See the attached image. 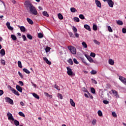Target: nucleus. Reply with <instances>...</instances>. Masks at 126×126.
I'll use <instances>...</instances> for the list:
<instances>
[{"mask_svg":"<svg viewBox=\"0 0 126 126\" xmlns=\"http://www.w3.org/2000/svg\"><path fill=\"white\" fill-rule=\"evenodd\" d=\"M25 4L27 8H29L30 11L32 14L33 15H37V10L36 9V7H35L30 1H26Z\"/></svg>","mask_w":126,"mask_h":126,"instance_id":"nucleus-1","label":"nucleus"},{"mask_svg":"<svg viewBox=\"0 0 126 126\" xmlns=\"http://www.w3.org/2000/svg\"><path fill=\"white\" fill-rule=\"evenodd\" d=\"M67 48L70 51L71 54H73V55L76 54V48H75V47H74L72 46H68L67 47Z\"/></svg>","mask_w":126,"mask_h":126,"instance_id":"nucleus-2","label":"nucleus"},{"mask_svg":"<svg viewBox=\"0 0 126 126\" xmlns=\"http://www.w3.org/2000/svg\"><path fill=\"white\" fill-rule=\"evenodd\" d=\"M8 87L9 88H10V90L12 91V92L14 93V94H15V95H17V96L20 95V94H19L18 91H16V90L14 89L13 88L11 87V86H9Z\"/></svg>","mask_w":126,"mask_h":126,"instance_id":"nucleus-3","label":"nucleus"},{"mask_svg":"<svg viewBox=\"0 0 126 126\" xmlns=\"http://www.w3.org/2000/svg\"><path fill=\"white\" fill-rule=\"evenodd\" d=\"M5 102L7 103H9V104H11V105H13V100L11 99L10 97H8L7 96H6L5 97Z\"/></svg>","mask_w":126,"mask_h":126,"instance_id":"nucleus-4","label":"nucleus"},{"mask_svg":"<svg viewBox=\"0 0 126 126\" xmlns=\"http://www.w3.org/2000/svg\"><path fill=\"white\" fill-rule=\"evenodd\" d=\"M66 69H67V73L68 74V75H69L70 76L72 75V74L73 73V72H72V70H71V68L68 67H66Z\"/></svg>","mask_w":126,"mask_h":126,"instance_id":"nucleus-5","label":"nucleus"},{"mask_svg":"<svg viewBox=\"0 0 126 126\" xmlns=\"http://www.w3.org/2000/svg\"><path fill=\"white\" fill-rule=\"evenodd\" d=\"M119 79L121 80V82H122L124 84H125L126 85V78L123 77V76H119Z\"/></svg>","mask_w":126,"mask_h":126,"instance_id":"nucleus-6","label":"nucleus"},{"mask_svg":"<svg viewBox=\"0 0 126 126\" xmlns=\"http://www.w3.org/2000/svg\"><path fill=\"white\" fill-rule=\"evenodd\" d=\"M111 91L113 94H114V96H116V98H120V95H119V94H118L117 91L115 90H112Z\"/></svg>","mask_w":126,"mask_h":126,"instance_id":"nucleus-7","label":"nucleus"},{"mask_svg":"<svg viewBox=\"0 0 126 126\" xmlns=\"http://www.w3.org/2000/svg\"><path fill=\"white\" fill-rule=\"evenodd\" d=\"M107 3L110 7H114V2L112 0H107Z\"/></svg>","mask_w":126,"mask_h":126,"instance_id":"nucleus-8","label":"nucleus"},{"mask_svg":"<svg viewBox=\"0 0 126 126\" xmlns=\"http://www.w3.org/2000/svg\"><path fill=\"white\" fill-rule=\"evenodd\" d=\"M43 61H44V62H45V63H47V64H49V65H50V64H52V62L49 61L48 60V58H47L46 57H43Z\"/></svg>","mask_w":126,"mask_h":126,"instance_id":"nucleus-9","label":"nucleus"},{"mask_svg":"<svg viewBox=\"0 0 126 126\" xmlns=\"http://www.w3.org/2000/svg\"><path fill=\"white\" fill-rule=\"evenodd\" d=\"M6 26H7L8 29H9V30H11V31H12V30H13V28H12L11 26H10V23L9 22H7L6 24Z\"/></svg>","mask_w":126,"mask_h":126,"instance_id":"nucleus-10","label":"nucleus"},{"mask_svg":"<svg viewBox=\"0 0 126 126\" xmlns=\"http://www.w3.org/2000/svg\"><path fill=\"white\" fill-rule=\"evenodd\" d=\"M95 3L96 4V6H97V7L101 8V7L102 6V5H101V2H100V1H99L98 0H95Z\"/></svg>","mask_w":126,"mask_h":126,"instance_id":"nucleus-11","label":"nucleus"},{"mask_svg":"<svg viewBox=\"0 0 126 126\" xmlns=\"http://www.w3.org/2000/svg\"><path fill=\"white\" fill-rule=\"evenodd\" d=\"M16 89L18 91H19V92H21V93H22V88H21L20 86L17 85L16 86Z\"/></svg>","mask_w":126,"mask_h":126,"instance_id":"nucleus-12","label":"nucleus"},{"mask_svg":"<svg viewBox=\"0 0 126 126\" xmlns=\"http://www.w3.org/2000/svg\"><path fill=\"white\" fill-rule=\"evenodd\" d=\"M18 27L20 29V30L22 32H25L26 31V29L24 26L20 27V26H18Z\"/></svg>","mask_w":126,"mask_h":126,"instance_id":"nucleus-13","label":"nucleus"},{"mask_svg":"<svg viewBox=\"0 0 126 126\" xmlns=\"http://www.w3.org/2000/svg\"><path fill=\"white\" fill-rule=\"evenodd\" d=\"M27 21H28V23H29V24H31V25H33V24H34V22H33V21H32V20H31V19L29 18H27Z\"/></svg>","mask_w":126,"mask_h":126,"instance_id":"nucleus-14","label":"nucleus"},{"mask_svg":"<svg viewBox=\"0 0 126 126\" xmlns=\"http://www.w3.org/2000/svg\"><path fill=\"white\" fill-rule=\"evenodd\" d=\"M108 63H109V64H111V65H114V64H115V62H114V61L112 60L111 59H109Z\"/></svg>","mask_w":126,"mask_h":126,"instance_id":"nucleus-15","label":"nucleus"},{"mask_svg":"<svg viewBox=\"0 0 126 126\" xmlns=\"http://www.w3.org/2000/svg\"><path fill=\"white\" fill-rule=\"evenodd\" d=\"M70 103L72 107H75V102H74L73 100L71 98L70 99Z\"/></svg>","mask_w":126,"mask_h":126,"instance_id":"nucleus-16","label":"nucleus"},{"mask_svg":"<svg viewBox=\"0 0 126 126\" xmlns=\"http://www.w3.org/2000/svg\"><path fill=\"white\" fill-rule=\"evenodd\" d=\"M87 59L90 63H94V60H93V59H92L90 56H87Z\"/></svg>","mask_w":126,"mask_h":126,"instance_id":"nucleus-17","label":"nucleus"},{"mask_svg":"<svg viewBox=\"0 0 126 126\" xmlns=\"http://www.w3.org/2000/svg\"><path fill=\"white\" fill-rule=\"evenodd\" d=\"M84 28L86 29L87 30H88V31H91V29L90 28V26L88 25H84Z\"/></svg>","mask_w":126,"mask_h":126,"instance_id":"nucleus-18","label":"nucleus"},{"mask_svg":"<svg viewBox=\"0 0 126 126\" xmlns=\"http://www.w3.org/2000/svg\"><path fill=\"white\" fill-rule=\"evenodd\" d=\"M0 54H1V56L2 57H3L5 55V51H4V49H2L0 51Z\"/></svg>","mask_w":126,"mask_h":126,"instance_id":"nucleus-19","label":"nucleus"},{"mask_svg":"<svg viewBox=\"0 0 126 126\" xmlns=\"http://www.w3.org/2000/svg\"><path fill=\"white\" fill-rule=\"evenodd\" d=\"M42 14L44 16H46V17H49V14L48 13L47 11H43L42 12Z\"/></svg>","mask_w":126,"mask_h":126,"instance_id":"nucleus-20","label":"nucleus"},{"mask_svg":"<svg viewBox=\"0 0 126 126\" xmlns=\"http://www.w3.org/2000/svg\"><path fill=\"white\" fill-rule=\"evenodd\" d=\"M11 38L13 41H16V40H17V38L14 34L11 35Z\"/></svg>","mask_w":126,"mask_h":126,"instance_id":"nucleus-21","label":"nucleus"},{"mask_svg":"<svg viewBox=\"0 0 126 126\" xmlns=\"http://www.w3.org/2000/svg\"><path fill=\"white\" fill-rule=\"evenodd\" d=\"M84 92H87V93H88V95H89V97H90V98L91 99H93V96H92V94H91L89 93V92H88V91L86 90L84 91Z\"/></svg>","mask_w":126,"mask_h":126,"instance_id":"nucleus-22","label":"nucleus"},{"mask_svg":"<svg viewBox=\"0 0 126 126\" xmlns=\"http://www.w3.org/2000/svg\"><path fill=\"white\" fill-rule=\"evenodd\" d=\"M14 124L16 126H19V121L16 120H14Z\"/></svg>","mask_w":126,"mask_h":126,"instance_id":"nucleus-23","label":"nucleus"},{"mask_svg":"<svg viewBox=\"0 0 126 126\" xmlns=\"http://www.w3.org/2000/svg\"><path fill=\"white\" fill-rule=\"evenodd\" d=\"M23 70L24 72H25L26 73H27V74H30V72L29 71V70H28V69L24 68L23 69Z\"/></svg>","mask_w":126,"mask_h":126,"instance_id":"nucleus-24","label":"nucleus"},{"mask_svg":"<svg viewBox=\"0 0 126 126\" xmlns=\"http://www.w3.org/2000/svg\"><path fill=\"white\" fill-rule=\"evenodd\" d=\"M54 88H55V89H57V90H58L59 91H61V89L60 88V87L58 86V85L57 84L54 85Z\"/></svg>","mask_w":126,"mask_h":126,"instance_id":"nucleus-25","label":"nucleus"},{"mask_svg":"<svg viewBox=\"0 0 126 126\" xmlns=\"http://www.w3.org/2000/svg\"><path fill=\"white\" fill-rule=\"evenodd\" d=\"M32 95H33V97H34V98H35L36 99H39V98H40V97L39 96V95H38V94H36L33 93V94H32Z\"/></svg>","mask_w":126,"mask_h":126,"instance_id":"nucleus-26","label":"nucleus"},{"mask_svg":"<svg viewBox=\"0 0 126 126\" xmlns=\"http://www.w3.org/2000/svg\"><path fill=\"white\" fill-rule=\"evenodd\" d=\"M58 18H59L60 20H62V19H63V15H62V14L59 13L58 14Z\"/></svg>","mask_w":126,"mask_h":126,"instance_id":"nucleus-27","label":"nucleus"},{"mask_svg":"<svg viewBox=\"0 0 126 126\" xmlns=\"http://www.w3.org/2000/svg\"><path fill=\"white\" fill-rule=\"evenodd\" d=\"M67 62L68 63H70L71 64V65H72V64H73V61H72V59H69L67 61Z\"/></svg>","mask_w":126,"mask_h":126,"instance_id":"nucleus-28","label":"nucleus"},{"mask_svg":"<svg viewBox=\"0 0 126 126\" xmlns=\"http://www.w3.org/2000/svg\"><path fill=\"white\" fill-rule=\"evenodd\" d=\"M18 65L20 67V68H22V63H21V61H18Z\"/></svg>","mask_w":126,"mask_h":126,"instance_id":"nucleus-29","label":"nucleus"},{"mask_svg":"<svg viewBox=\"0 0 126 126\" xmlns=\"http://www.w3.org/2000/svg\"><path fill=\"white\" fill-rule=\"evenodd\" d=\"M93 29L94 30V31H97V25L94 24L93 26Z\"/></svg>","mask_w":126,"mask_h":126,"instance_id":"nucleus-30","label":"nucleus"},{"mask_svg":"<svg viewBox=\"0 0 126 126\" xmlns=\"http://www.w3.org/2000/svg\"><path fill=\"white\" fill-rule=\"evenodd\" d=\"M117 23L118 25H123V24H124V23H123V21H122L121 20L117 21Z\"/></svg>","mask_w":126,"mask_h":126,"instance_id":"nucleus-31","label":"nucleus"},{"mask_svg":"<svg viewBox=\"0 0 126 126\" xmlns=\"http://www.w3.org/2000/svg\"><path fill=\"white\" fill-rule=\"evenodd\" d=\"M83 47H84V48H85V49H86V48H87V44H86V42L83 41L82 43Z\"/></svg>","mask_w":126,"mask_h":126,"instance_id":"nucleus-32","label":"nucleus"},{"mask_svg":"<svg viewBox=\"0 0 126 126\" xmlns=\"http://www.w3.org/2000/svg\"><path fill=\"white\" fill-rule=\"evenodd\" d=\"M27 37L30 40H32V39H33V36H32V35H31V34H27Z\"/></svg>","mask_w":126,"mask_h":126,"instance_id":"nucleus-33","label":"nucleus"},{"mask_svg":"<svg viewBox=\"0 0 126 126\" xmlns=\"http://www.w3.org/2000/svg\"><path fill=\"white\" fill-rule=\"evenodd\" d=\"M79 17V18H80V19H85V17H84V15H83V14H80Z\"/></svg>","mask_w":126,"mask_h":126,"instance_id":"nucleus-34","label":"nucleus"},{"mask_svg":"<svg viewBox=\"0 0 126 126\" xmlns=\"http://www.w3.org/2000/svg\"><path fill=\"white\" fill-rule=\"evenodd\" d=\"M97 114L99 117H102L103 116V113H102V111L100 110L98 111Z\"/></svg>","mask_w":126,"mask_h":126,"instance_id":"nucleus-35","label":"nucleus"},{"mask_svg":"<svg viewBox=\"0 0 126 126\" xmlns=\"http://www.w3.org/2000/svg\"><path fill=\"white\" fill-rule=\"evenodd\" d=\"M51 50V48L47 46L45 48V52L46 53H49V51Z\"/></svg>","mask_w":126,"mask_h":126,"instance_id":"nucleus-36","label":"nucleus"},{"mask_svg":"<svg viewBox=\"0 0 126 126\" xmlns=\"http://www.w3.org/2000/svg\"><path fill=\"white\" fill-rule=\"evenodd\" d=\"M70 10L72 12H76V11H77L74 7L71 8Z\"/></svg>","mask_w":126,"mask_h":126,"instance_id":"nucleus-37","label":"nucleus"},{"mask_svg":"<svg viewBox=\"0 0 126 126\" xmlns=\"http://www.w3.org/2000/svg\"><path fill=\"white\" fill-rule=\"evenodd\" d=\"M18 114L19 116H21V117H23L24 118H25V115H24L22 112H19Z\"/></svg>","mask_w":126,"mask_h":126,"instance_id":"nucleus-38","label":"nucleus"},{"mask_svg":"<svg viewBox=\"0 0 126 126\" xmlns=\"http://www.w3.org/2000/svg\"><path fill=\"white\" fill-rule=\"evenodd\" d=\"M91 92H92V93H93V94H95V89H94V88H91Z\"/></svg>","mask_w":126,"mask_h":126,"instance_id":"nucleus-39","label":"nucleus"},{"mask_svg":"<svg viewBox=\"0 0 126 126\" xmlns=\"http://www.w3.org/2000/svg\"><path fill=\"white\" fill-rule=\"evenodd\" d=\"M94 44H96V45H100V42H99V41H98L96 39L94 40Z\"/></svg>","mask_w":126,"mask_h":126,"instance_id":"nucleus-40","label":"nucleus"},{"mask_svg":"<svg viewBox=\"0 0 126 126\" xmlns=\"http://www.w3.org/2000/svg\"><path fill=\"white\" fill-rule=\"evenodd\" d=\"M72 30L74 32V33H76L77 32V29H76V28H75V27H73Z\"/></svg>","mask_w":126,"mask_h":126,"instance_id":"nucleus-41","label":"nucleus"},{"mask_svg":"<svg viewBox=\"0 0 126 126\" xmlns=\"http://www.w3.org/2000/svg\"><path fill=\"white\" fill-rule=\"evenodd\" d=\"M57 96L59 99H63V95L61 94H58Z\"/></svg>","mask_w":126,"mask_h":126,"instance_id":"nucleus-42","label":"nucleus"},{"mask_svg":"<svg viewBox=\"0 0 126 126\" xmlns=\"http://www.w3.org/2000/svg\"><path fill=\"white\" fill-rule=\"evenodd\" d=\"M97 73V71H96L95 70H92L91 71V74H96Z\"/></svg>","mask_w":126,"mask_h":126,"instance_id":"nucleus-43","label":"nucleus"},{"mask_svg":"<svg viewBox=\"0 0 126 126\" xmlns=\"http://www.w3.org/2000/svg\"><path fill=\"white\" fill-rule=\"evenodd\" d=\"M82 61L83 63H85V64H86V65H89V63H87L86 61H85V60H84V59L82 58Z\"/></svg>","mask_w":126,"mask_h":126,"instance_id":"nucleus-44","label":"nucleus"},{"mask_svg":"<svg viewBox=\"0 0 126 126\" xmlns=\"http://www.w3.org/2000/svg\"><path fill=\"white\" fill-rule=\"evenodd\" d=\"M74 20L75 21V22H79L80 21L79 18L77 17H75L74 18Z\"/></svg>","mask_w":126,"mask_h":126,"instance_id":"nucleus-45","label":"nucleus"},{"mask_svg":"<svg viewBox=\"0 0 126 126\" xmlns=\"http://www.w3.org/2000/svg\"><path fill=\"white\" fill-rule=\"evenodd\" d=\"M90 56L91 57H93V58H95V57H96V54L93 52H91Z\"/></svg>","mask_w":126,"mask_h":126,"instance_id":"nucleus-46","label":"nucleus"},{"mask_svg":"<svg viewBox=\"0 0 126 126\" xmlns=\"http://www.w3.org/2000/svg\"><path fill=\"white\" fill-rule=\"evenodd\" d=\"M108 30L109 32H113V30L112 29V28L110 26L108 27Z\"/></svg>","mask_w":126,"mask_h":126,"instance_id":"nucleus-47","label":"nucleus"},{"mask_svg":"<svg viewBox=\"0 0 126 126\" xmlns=\"http://www.w3.org/2000/svg\"><path fill=\"white\" fill-rule=\"evenodd\" d=\"M8 120H11L13 122V121H14V118H13V117L12 115L11 116L8 117Z\"/></svg>","mask_w":126,"mask_h":126,"instance_id":"nucleus-48","label":"nucleus"},{"mask_svg":"<svg viewBox=\"0 0 126 126\" xmlns=\"http://www.w3.org/2000/svg\"><path fill=\"white\" fill-rule=\"evenodd\" d=\"M112 115L113 116V117H114V118H117V114H116V112H112Z\"/></svg>","mask_w":126,"mask_h":126,"instance_id":"nucleus-49","label":"nucleus"},{"mask_svg":"<svg viewBox=\"0 0 126 126\" xmlns=\"http://www.w3.org/2000/svg\"><path fill=\"white\" fill-rule=\"evenodd\" d=\"M74 63H76V64H78L79 63L77 62V60H76V59L74 58L73 60Z\"/></svg>","mask_w":126,"mask_h":126,"instance_id":"nucleus-50","label":"nucleus"},{"mask_svg":"<svg viewBox=\"0 0 126 126\" xmlns=\"http://www.w3.org/2000/svg\"><path fill=\"white\" fill-rule=\"evenodd\" d=\"M1 64H2L3 65H5V61H4V60L1 59Z\"/></svg>","mask_w":126,"mask_h":126,"instance_id":"nucleus-51","label":"nucleus"},{"mask_svg":"<svg viewBox=\"0 0 126 126\" xmlns=\"http://www.w3.org/2000/svg\"><path fill=\"white\" fill-rule=\"evenodd\" d=\"M38 38H43V34L42 33H39L38 34Z\"/></svg>","mask_w":126,"mask_h":126,"instance_id":"nucleus-52","label":"nucleus"},{"mask_svg":"<svg viewBox=\"0 0 126 126\" xmlns=\"http://www.w3.org/2000/svg\"><path fill=\"white\" fill-rule=\"evenodd\" d=\"M91 80L93 82V83H94V84H97V81L96 80H95L94 79H91Z\"/></svg>","mask_w":126,"mask_h":126,"instance_id":"nucleus-53","label":"nucleus"},{"mask_svg":"<svg viewBox=\"0 0 126 126\" xmlns=\"http://www.w3.org/2000/svg\"><path fill=\"white\" fill-rule=\"evenodd\" d=\"M18 73L21 78H23V75H22V74L20 73V71H18Z\"/></svg>","mask_w":126,"mask_h":126,"instance_id":"nucleus-54","label":"nucleus"},{"mask_svg":"<svg viewBox=\"0 0 126 126\" xmlns=\"http://www.w3.org/2000/svg\"><path fill=\"white\" fill-rule=\"evenodd\" d=\"M69 35L70 37H72V38H73V37H74L73 33L71 32H69Z\"/></svg>","mask_w":126,"mask_h":126,"instance_id":"nucleus-55","label":"nucleus"},{"mask_svg":"<svg viewBox=\"0 0 126 126\" xmlns=\"http://www.w3.org/2000/svg\"><path fill=\"white\" fill-rule=\"evenodd\" d=\"M96 123H97V121L95 119H94L93 120V121H92L93 125H95Z\"/></svg>","mask_w":126,"mask_h":126,"instance_id":"nucleus-56","label":"nucleus"},{"mask_svg":"<svg viewBox=\"0 0 126 126\" xmlns=\"http://www.w3.org/2000/svg\"><path fill=\"white\" fill-rule=\"evenodd\" d=\"M103 103L105 104H109V101L104 100H103Z\"/></svg>","mask_w":126,"mask_h":126,"instance_id":"nucleus-57","label":"nucleus"},{"mask_svg":"<svg viewBox=\"0 0 126 126\" xmlns=\"http://www.w3.org/2000/svg\"><path fill=\"white\" fill-rule=\"evenodd\" d=\"M31 83H32V86H33V87H34L35 88H36L37 87V85H36L35 84H34V83H33V82H31Z\"/></svg>","mask_w":126,"mask_h":126,"instance_id":"nucleus-58","label":"nucleus"},{"mask_svg":"<svg viewBox=\"0 0 126 126\" xmlns=\"http://www.w3.org/2000/svg\"><path fill=\"white\" fill-rule=\"evenodd\" d=\"M22 38L23 39H24V41H26V40H27V38H26V36H25V35H23L22 36Z\"/></svg>","mask_w":126,"mask_h":126,"instance_id":"nucleus-59","label":"nucleus"},{"mask_svg":"<svg viewBox=\"0 0 126 126\" xmlns=\"http://www.w3.org/2000/svg\"><path fill=\"white\" fill-rule=\"evenodd\" d=\"M75 36L76 38H79V34L77 33V32H74Z\"/></svg>","mask_w":126,"mask_h":126,"instance_id":"nucleus-60","label":"nucleus"},{"mask_svg":"<svg viewBox=\"0 0 126 126\" xmlns=\"http://www.w3.org/2000/svg\"><path fill=\"white\" fill-rule=\"evenodd\" d=\"M11 116H12V114H11V113H10V112H8L7 114V116L8 117V118H9V117H11Z\"/></svg>","mask_w":126,"mask_h":126,"instance_id":"nucleus-61","label":"nucleus"},{"mask_svg":"<svg viewBox=\"0 0 126 126\" xmlns=\"http://www.w3.org/2000/svg\"><path fill=\"white\" fill-rule=\"evenodd\" d=\"M19 83L21 85V86H23V85H24V84L21 81H19Z\"/></svg>","mask_w":126,"mask_h":126,"instance_id":"nucleus-62","label":"nucleus"},{"mask_svg":"<svg viewBox=\"0 0 126 126\" xmlns=\"http://www.w3.org/2000/svg\"><path fill=\"white\" fill-rule=\"evenodd\" d=\"M122 32H123V33H126V29L125 28H123L122 29Z\"/></svg>","mask_w":126,"mask_h":126,"instance_id":"nucleus-63","label":"nucleus"},{"mask_svg":"<svg viewBox=\"0 0 126 126\" xmlns=\"http://www.w3.org/2000/svg\"><path fill=\"white\" fill-rule=\"evenodd\" d=\"M3 94V91L0 90V96H1Z\"/></svg>","mask_w":126,"mask_h":126,"instance_id":"nucleus-64","label":"nucleus"}]
</instances>
